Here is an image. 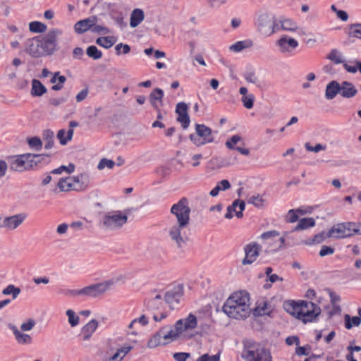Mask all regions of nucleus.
Returning a JSON list of instances; mask_svg holds the SVG:
<instances>
[{
	"instance_id": "1",
	"label": "nucleus",
	"mask_w": 361,
	"mask_h": 361,
	"mask_svg": "<svg viewBox=\"0 0 361 361\" xmlns=\"http://www.w3.org/2000/svg\"><path fill=\"white\" fill-rule=\"evenodd\" d=\"M190 212L188 200L185 197L173 204L170 209L173 219H171V224L168 228V234L179 248L189 240L186 230L190 224Z\"/></svg>"
},
{
	"instance_id": "2",
	"label": "nucleus",
	"mask_w": 361,
	"mask_h": 361,
	"mask_svg": "<svg viewBox=\"0 0 361 361\" xmlns=\"http://www.w3.org/2000/svg\"><path fill=\"white\" fill-rule=\"evenodd\" d=\"M250 295L245 290L233 293L226 301L222 309L230 318L245 319L250 314Z\"/></svg>"
},
{
	"instance_id": "3",
	"label": "nucleus",
	"mask_w": 361,
	"mask_h": 361,
	"mask_svg": "<svg viewBox=\"0 0 361 361\" xmlns=\"http://www.w3.org/2000/svg\"><path fill=\"white\" fill-rule=\"evenodd\" d=\"M241 357L247 361H272L270 352L261 344L252 341L244 343Z\"/></svg>"
},
{
	"instance_id": "4",
	"label": "nucleus",
	"mask_w": 361,
	"mask_h": 361,
	"mask_svg": "<svg viewBox=\"0 0 361 361\" xmlns=\"http://www.w3.org/2000/svg\"><path fill=\"white\" fill-rule=\"evenodd\" d=\"M128 221V216L121 211H112L105 214L99 226L105 230H116L121 228Z\"/></svg>"
},
{
	"instance_id": "5",
	"label": "nucleus",
	"mask_w": 361,
	"mask_h": 361,
	"mask_svg": "<svg viewBox=\"0 0 361 361\" xmlns=\"http://www.w3.org/2000/svg\"><path fill=\"white\" fill-rule=\"evenodd\" d=\"M355 233L361 234V224L357 226L352 222L341 223L333 226L327 233V236L344 238L353 236Z\"/></svg>"
},
{
	"instance_id": "6",
	"label": "nucleus",
	"mask_w": 361,
	"mask_h": 361,
	"mask_svg": "<svg viewBox=\"0 0 361 361\" xmlns=\"http://www.w3.org/2000/svg\"><path fill=\"white\" fill-rule=\"evenodd\" d=\"M62 34V31L57 28L50 30L46 35L38 36L42 43L43 56L52 55L57 50V38Z\"/></svg>"
},
{
	"instance_id": "7",
	"label": "nucleus",
	"mask_w": 361,
	"mask_h": 361,
	"mask_svg": "<svg viewBox=\"0 0 361 361\" xmlns=\"http://www.w3.org/2000/svg\"><path fill=\"white\" fill-rule=\"evenodd\" d=\"M115 283L116 281L114 279H110L102 283L86 286L78 290H74L73 293L76 295H86L91 298H97L109 290Z\"/></svg>"
},
{
	"instance_id": "8",
	"label": "nucleus",
	"mask_w": 361,
	"mask_h": 361,
	"mask_svg": "<svg viewBox=\"0 0 361 361\" xmlns=\"http://www.w3.org/2000/svg\"><path fill=\"white\" fill-rule=\"evenodd\" d=\"M195 134L190 135V140L197 147L211 143L214 141L210 128L203 124L195 125Z\"/></svg>"
},
{
	"instance_id": "9",
	"label": "nucleus",
	"mask_w": 361,
	"mask_h": 361,
	"mask_svg": "<svg viewBox=\"0 0 361 361\" xmlns=\"http://www.w3.org/2000/svg\"><path fill=\"white\" fill-rule=\"evenodd\" d=\"M300 320L304 323L314 321L321 313L320 307L312 302L300 301Z\"/></svg>"
},
{
	"instance_id": "10",
	"label": "nucleus",
	"mask_w": 361,
	"mask_h": 361,
	"mask_svg": "<svg viewBox=\"0 0 361 361\" xmlns=\"http://www.w3.org/2000/svg\"><path fill=\"white\" fill-rule=\"evenodd\" d=\"M274 16L267 13L259 15L257 20V27L258 31L266 36H270L273 34V21Z\"/></svg>"
},
{
	"instance_id": "11",
	"label": "nucleus",
	"mask_w": 361,
	"mask_h": 361,
	"mask_svg": "<svg viewBox=\"0 0 361 361\" xmlns=\"http://www.w3.org/2000/svg\"><path fill=\"white\" fill-rule=\"evenodd\" d=\"M183 295V287L181 285L175 287L173 290L165 293V302L169 305L171 310H174L179 303L180 298Z\"/></svg>"
},
{
	"instance_id": "12",
	"label": "nucleus",
	"mask_w": 361,
	"mask_h": 361,
	"mask_svg": "<svg viewBox=\"0 0 361 361\" xmlns=\"http://www.w3.org/2000/svg\"><path fill=\"white\" fill-rule=\"evenodd\" d=\"M261 246L256 243H250L245 246V258L242 261L243 265L252 264L259 256Z\"/></svg>"
},
{
	"instance_id": "13",
	"label": "nucleus",
	"mask_w": 361,
	"mask_h": 361,
	"mask_svg": "<svg viewBox=\"0 0 361 361\" xmlns=\"http://www.w3.org/2000/svg\"><path fill=\"white\" fill-rule=\"evenodd\" d=\"M276 44L279 47V50L281 53L290 54L298 47V42L295 39L284 35L276 42Z\"/></svg>"
},
{
	"instance_id": "14",
	"label": "nucleus",
	"mask_w": 361,
	"mask_h": 361,
	"mask_svg": "<svg viewBox=\"0 0 361 361\" xmlns=\"http://www.w3.org/2000/svg\"><path fill=\"white\" fill-rule=\"evenodd\" d=\"M25 51L32 57L39 58L44 56L43 53H42V43L38 36L29 39L27 41Z\"/></svg>"
},
{
	"instance_id": "15",
	"label": "nucleus",
	"mask_w": 361,
	"mask_h": 361,
	"mask_svg": "<svg viewBox=\"0 0 361 361\" xmlns=\"http://www.w3.org/2000/svg\"><path fill=\"white\" fill-rule=\"evenodd\" d=\"M197 326V319L191 313L188 316V317L178 320L174 324V327L182 332L187 330L194 329Z\"/></svg>"
},
{
	"instance_id": "16",
	"label": "nucleus",
	"mask_w": 361,
	"mask_h": 361,
	"mask_svg": "<svg viewBox=\"0 0 361 361\" xmlns=\"http://www.w3.org/2000/svg\"><path fill=\"white\" fill-rule=\"evenodd\" d=\"M25 154L8 157V161L11 171L23 172L26 171Z\"/></svg>"
},
{
	"instance_id": "17",
	"label": "nucleus",
	"mask_w": 361,
	"mask_h": 361,
	"mask_svg": "<svg viewBox=\"0 0 361 361\" xmlns=\"http://www.w3.org/2000/svg\"><path fill=\"white\" fill-rule=\"evenodd\" d=\"M27 218L25 213H19L4 219V228L15 230L21 225Z\"/></svg>"
},
{
	"instance_id": "18",
	"label": "nucleus",
	"mask_w": 361,
	"mask_h": 361,
	"mask_svg": "<svg viewBox=\"0 0 361 361\" xmlns=\"http://www.w3.org/2000/svg\"><path fill=\"white\" fill-rule=\"evenodd\" d=\"M176 114L178 115L177 121L180 122L182 127L185 129L190 125V118L188 114V106L185 102H180L176 106Z\"/></svg>"
},
{
	"instance_id": "19",
	"label": "nucleus",
	"mask_w": 361,
	"mask_h": 361,
	"mask_svg": "<svg viewBox=\"0 0 361 361\" xmlns=\"http://www.w3.org/2000/svg\"><path fill=\"white\" fill-rule=\"evenodd\" d=\"M96 21L97 18L95 16L79 20L75 24L74 30L78 34H82L90 29L92 30Z\"/></svg>"
},
{
	"instance_id": "20",
	"label": "nucleus",
	"mask_w": 361,
	"mask_h": 361,
	"mask_svg": "<svg viewBox=\"0 0 361 361\" xmlns=\"http://www.w3.org/2000/svg\"><path fill=\"white\" fill-rule=\"evenodd\" d=\"M72 188L75 191L84 190L89 184V177L86 173H81L76 176H71Z\"/></svg>"
},
{
	"instance_id": "21",
	"label": "nucleus",
	"mask_w": 361,
	"mask_h": 361,
	"mask_svg": "<svg viewBox=\"0 0 361 361\" xmlns=\"http://www.w3.org/2000/svg\"><path fill=\"white\" fill-rule=\"evenodd\" d=\"M340 94L344 98H352L356 95L357 90L355 87L350 82L344 81L340 84Z\"/></svg>"
},
{
	"instance_id": "22",
	"label": "nucleus",
	"mask_w": 361,
	"mask_h": 361,
	"mask_svg": "<svg viewBox=\"0 0 361 361\" xmlns=\"http://www.w3.org/2000/svg\"><path fill=\"white\" fill-rule=\"evenodd\" d=\"M283 309L290 314L295 316L296 318L300 319V302L294 300L286 301L283 303Z\"/></svg>"
},
{
	"instance_id": "23",
	"label": "nucleus",
	"mask_w": 361,
	"mask_h": 361,
	"mask_svg": "<svg viewBox=\"0 0 361 361\" xmlns=\"http://www.w3.org/2000/svg\"><path fill=\"white\" fill-rule=\"evenodd\" d=\"M161 329H164V333H162L164 345L168 344L171 341L176 340L182 333L181 331H178L174 326L169 331L167 326L163 327Z\"/></svg>"
},
{
	"instance_id": "24",
	"label": "nucleus",
	"mask_w": 361,
	"mask_h": 361,
	"mask_svg": "<svg viewBox=\"0 0 361 361\" xmlns=\"http://www.w3.org/2000/svg\"><path fill=\"white\" fill-rule=\"evenodd\" d=\"M97 327L98 322L94 319L86 324L81 329V334L83 335V340H89Z\"/></svg>"
},
{
	"instance_id": "25",
	"label": "nucleus",
	"mask_w": 361,
	"mask_h": 361,
	"mask_svg": "<svg viewBox=\"0 0 361 361\" xmlns=\"http://www.w3.org/2000/svg\"><path fill=\"white\" fill-rule=\"evenodd\" d=\"M9 328L12 330L17 342L20 344H30L32 343V337L27 334L22 333L18 328L13 325L9 324Z\"/></svg>"
},
{
	"instance_id": "26",
	"label": "nucleus",
	"mask_w": 361,
	"mask_h": 361,
	"mask_svg": "<svg viewBox=\"0 0 361 361\" xmlns=\"http://www.w3.org/2000/svg\"><path fill=\"white\" fill-rule=\"evenodd\" d=\"M340 83L336 80H332L326 85L325 97L329 100L333 99L338 93H340Z\"/></svg>"
},
{
	"instance_id": "27",
	"label": "nucleus",
	"mask_w": 361,
	"mask_h": 361,
	"mask_svg": "<svg viewBox=\"0 0 361 361\" xmlns=\"http://www.w3.org/2000/svg\"><path fill=\"white\" fill-rule=\"evenodd\" d=\"M47 91L46 87L38 80H32L31 94L35 97H40Z\"/></svg>"
},
{
	"instance_id": "28",
	"label": "nucleus",
	"mask_w": 361,
	"mask_h": 361,
	"mask_svg": "<svg viewBox=\"0 0 361 361\" xmlns=\"http://www.w3.org/2000/svg\"><path fill=\"white\" fill-rule=\"evenodd\" d=\"M164 97V92L160 88H155L154 89L150 95H149V100L152 106L156 109L159 110V106L157 105V101H159V102H162V99Z\"/></svg>"
},
{
	"instance_id": "29",
	"label": "nucleus",
	"mask_w": 361,
	"mask_h": 361,
	"mask_svg": "<svg viewBox=\"0 0 361 361\" xmlns=\"http://www.w3.org/2000/svg\"><path fill=\"white\" fill-rule=\"evenodd\" d=\"M144 12L142 9L135 8L133 11L130 16V25L132 27H137L144 19Z\"/></svg>"
},
{
	"instance_id": "30",
	"label": "nucleus",
	"mask_w": 361,
	"mask_h": 361,
	"mask_svg": "<svg viewBox=\"0 0 361 361\" xmlns=\"http://www.w3.org/2000/svg\"><path fill=\"white\" fill-rule=\"evenodd\" d=\"M315 225V221L312 217L302 218L299 220L298 224L295 226L292 232L298 231L300 230L307 229L310 227H313Z\"/></svg>"
},
{
	"instance_id": "31",
	"label": "nucleus",
	"mask_w": 361,
	"mask_h": 361,
	"mask_svg": "<svg viewBox=\"0 0 361 361\" xmlns=\"http://www.w3.org/2000/svg\"><path fill=\"white\" fill-rule=\"evenodd\" d=\"M162 333H164V329H160L148 341L147 347L149 348H154L160 345H163L161 341V338L163 339Z\"/></svg>"
},
{
	"instance_id": "32",
	"label": "nucleus",
	"mask_w": 361,
	"mask_h": 361,
	"mask_svg": "<svg viewBox=\"0 0 361 361\" xmlns=\"http://www.w3.org/2000/svg\"><path fill=\"white\" fill-rule=\"evenodd\" d=\"M73 135V129H69L67 132L64 129H61L57 133V138L63 145L71 140Z\"/></svg>"
},
{
	"instance_id": "33",
	"label": "nucleus",
	"mask_w": 361,
	"mask_h": 361,
	"mask_svg": "<svg viewBox=\"0 0 361 361\" xmlns=\"http://www.w3.org/2000/svg\"><path fill=\"white\" fill-rule=\"evenodd\" d=\"M281 27L286 31L294 32L298 30L297 23L290 19H281Z\"/></svg>"
},
{
	"instance_id": "34",
	"label": "nucleus",
	"mask_w": 361,
	"mask_h": 361,
	"mask_svg": "<svg viewBox=\"0 0 361 361\" xmlns=\"http://www.w3.org/2000/svg\"><path fill=\"white\" fill-rule=\"evenodd\" d=\"M43 141L44 142V148L49 149L54 145V133L50 130H46L43 133Z\"/></svg>"
},
{
	"instance_id": "35",
	"label": "nucleus",
	"mask_w": 361,
	"mask_h": 361,
	"mask_svg": "<svg viewBox=\"0 0 361 361\" xmlns=\"http://www.w3.org/2000/svg\"><path fill=\"white\" fill-rule=\"evenodd\" d=\"M344 319L345 327L347 329H350L353 326H358L361 324V319L359 316L351 317L349 314H345Z\"/></svg>"
},
{
	"instance_id": "36",
	"label": "nucleus",
	"mask_w": 361,
	"mask_h": 361,
	"mask_svg": "<svg viewBox=\"0 0 361 361\" xmlns=\"http://www.w3.org/2000/svg\"><path fill=\"white\" fill-rule=\"evenodd\" d=\"M252 46V41H239L232 44L229 49L231 51H233L234 52H240L244 49L251 47Z\"/></svg>"
},
{
	"instance_id": "37",
	"label": "nucleus",
	"mask_w": 361,
	"mask_h": 361,
	"mask_svg": "<svg viewBox=\"0 0 361 361\" xmlns=\"http://www.w3.org/2000/svg\"><path fill=\"white\" fill-rule=\"evenodd\" d=\"M72 178L71 176L66 177L65 178H61L58 183V187L61 191H71L73 190L72 188Z\"/></svg>"
},
{
	"instance_id": "38",
	"label": "nucleus",
	"mask_w": 361,
	"mask_h": 361,
	"mask_svg": "<svg viewBox=\"0 0 361 361\" xmlns=\"http://www.w3.org/2000/svg\"><path fill=\"white\" fill-rule=\"evenodd\" d=\"M116 42V39L114 37H99L96 40V43L106 49L111 47Z\"/></svg>"
},
{
	"instance_id": "39",
	"label": "nucleus",
	"mask_w": 361,
	"mask_h": 361,
	"mask_svg": "<svg viewBox=\"0 0 361 361\" xmlns=\"http://www.w3.org/2000/svg\"><path fill=\"white\" fill-rule=\"evenodd\" d=\"M29 30L35 33H43L47 30V25L39 21H33L29 24Z\"/></svg>"
},
{
	"instance_id": "40",
	"label": "nucleus",
	"mask_w": 361,
	"mask_h": 361,
	"mask_svg": "<svg viewBox=\"0 0 361 361\" xmlns=\"http://www.w3.org/2000/svg\"><path fill=\"white\" fill-rule=\"evenodd\" d=\"M329 238L327 236V233L322 231L317 235H315L312 238L308 239L304 241V244L307 245H312L314 244H319L322 243L326 238Z\"/></svg>"
},
{
	"instance_id": "41",
	"label": "nucleus",
	"mask_w": 361,
	"mask_h": 361,
	"mask_svg": "<svg viewBox=\"0 0 361 361\" xmlns=\"http://www.w3.org/2000/svg\"><path fill=\"white\" fill-rule=\"evenodd\" d=\"M20 288L10 284L2 290V294L4 295H11L13 299H16L20 293Z\"/></svg>"
},
{
	"instance_id": "42",
	"label": "nucleus",
	"mask_w": 361,
	"mask_h": 361,
	"mask_svg": "<svg viewBox=\"0 0 361 361\" xmlns=\"http://www.w3.org/2000/svg\"><path fill=\"white\" fill-rule=\"evenodd\" d=\"M87 55L94 59L97 60L102 58V53L101 51H99L97 47L92 45L87 47L86 51Z\"/></svg>"
},
{
	"instance_id": "43",
	"label": "nucleus",
	"mask_w": 361,
	"mask_h": 361,
	"mask_svg": "<svg viewBox=\"0 0 361 361\" xmlns=\"http://www.w3.org/2000/svg\"><path fill=\"white\" fill-rule=\"evenodd\" d=\"M27 143L30 148L35 150H40L42 147V141L38 137H28Z\"/></svg>"
},
{
	"instance_id": "44",
	"label": "nucleus",
	"mask_w": 361,
	"mask_h": 361,
	"mask_svg": "<svg viewBox=\"0 0 361 361\" xmlns=\"http://www.w3.org/2000/svg\"><path fill=\"white\" fill-rule=\"evenodd\" d=\"M349 35L361 39V24L357 23L350 26Z\"/></svg>"
},
{
	"instance_id": "45",
	"label": "nucleus",
	"mask_w": 361,
	"mask_h": 361,
	"mask_svg": "<svg viewBox=\"0 0 361 361\" xmlns=\"http://www.w3.org/2000/svg\"><path fill=\"white\" fill-rule=\"evenodd\" d=\"M66 315L68 317V322L72 327H74L79 324L80 317L75 314L73 310H68L66 311Z\"/></svg>"
},
{
	"instance_id": "46",
	"label": "nucleus",
	"mask_w": 361,
	"mask_h": 361,
	"mask_svg": "<svg viewBox=\"0 0 361 361\" xmlns=\"http://www.w3.org/2000/svg\"><path fill=\"white\" fill-rule=\"evenodd\" d=\"M328 59L336 64L344 63L341 54L337 49H332L328 56Z\"/></svg>"
},
{
	"instance_id": "47",
	"label": "nucleus",
	"mask_w": 361,
	"mask_h": 361,
	"mask_svg": "<svg viewBox=\"0 0 361 361\" xmlns=\"http://www.w3.org/2000/svg\"><path fill=\"white\" fill-rule=\"evenodd\" d=\"M247 202L249 204H253L256 207L260 208L264 206V200L259 195H253V196L250 197L249 198Z\"/></svg>"
},
{
	"instance_id": "48",
	"label": "nucleus",
	"mask_w": 361,
	"mask_h": 361,
	"mask_svg": "<svg viewBox=\"0 0 361 361\" xmlns=\"http://www.w3.org/2000/svg\"><path fill=\"white\" fill-rule=\"evenodd\" d=\"M25 162L26 166V171L30 170L35 167V161L34 159V155L32 153L25 154Z\"/></svg>"
},
{
	"instance_id": "49",
	"label": "nucleus",
	"mask_w": 361,
	"mask_h": 361,
	"mask_svg": "<svg viewBox=\"0 0 361 361\" xmlns=\"http://www.w3.org/2000/svg\"><path fill=\"white\" fill-rule=\"evenodd\" d=\"M115 164H116V163L114 161H112L111 159H108L106 158H103L100 160L97 168L99 170H102L105 167H107L108 169H111L115 166Z\"/></svg>"
},
{
	"instance_id": "50",
	"label": "nucleus",
	"mask_w": 361,
	"mask_h": 361,
	"mask_svg": "<svg viewBox=\"0 0 361 361\" xmlns=\"http://www.w3.org/2000/svg\"><path fill=\"white\" fill-rule=\"evenodd\" d=\"M75 170V166L73 164H70L68 166H61L59 168L54 169L51 173L53 174H60L63 171H66L68 173H72Z\"/></svg>"
},
{
	"instance_id": "51",
	"label": "nucleus",
	"mask_w": 361,
	"mask_h": 361,
	"mask_svg": "<svg viewBox=\"0 0 361 361\" xmlns=\"http://www.w3.org/2000/svg\"><path fill=\"white\" fill-rule=\"evenodd\" d=\"M242 140V137L239 135H233L230 140H228L226 142V146L227 148L230 149H234L235 147L234 145L237 144L238 142Z\"/></svg>"
},
{
	"instance_id": "52",
	"label": "nucleus",
	"mask_w": 361,
	"mask_h": 361,
	"mask_svg": "<svg viewBox=\"0 0 361 361\" xmlns=\"http://www.w3.org/2000/svg\"><path fill=\"white\" fill-rule=\"evenodd\" d=\"M254 99L255 97L252 94L243 97L242 102L243 106L248 109H252L254 104Z\"/></svg>"
},
{
	"instance_id": "53",
	"label": "nucleus",
	"mask_w": 361,
	"mask_h": 361,
	"mask_svg": "<svg viewBox=\"0 0 361 361\" xmlns=\"http://www.w3.org/2000/svg\"><path fill=\"white\" fill-rule=\"evenodd\" d=\"M34 155V159L35 162V166H37L38 164H41L42 162L44 163H49V154H33Z\"/></svg>"
},
{
	"instance_id": "54",
	"label": "nucleus",
	"mask_w": 361,
	"mask_h": 361,
	"mask_svg": "<svg viewBox=\"0 0 361 361\" xmlns=\"http://www.w3.org/2000/svg\"><path fill=\"white\" fill-rule=\"evenodd\" d=\"M298 220V215L297 211L295 209H290L285 216V221L288 223H294Z\"/></svg>"
},
{
	"instance_id": "55",
	"label": "nucleus",
	"mask_w": 361,
	"mask_h": 361,
	"mask_svg": "<svg viewBox=\"0 0 361 361\" xmlns=\"http://www.w3.org/2000/svg\"><path fill=\"white\" fill-rule=\"evenodd\" d=\"M305 149L309 152H319L321 150H325L326 146L322 144H317L315 146H311L309 142L305 143Z\"/></svg>"
},
{
	"instance_id": "56",
	"label": "nucleus",
	"mask_w": 361,
	"mask_h": 361,
	"mask_svg": "<svg viewBox=\"0 0 361 361\" xmlns=\"http://www.w3.org/2000/svg\"><path fill=\"white\" fill-rule=\"evenodd\" d=\"M162 297L160 294L157 295L153 299L150 300L148 303L149 307L152 309H159V305L161 304Z\"/></svg>"
},
{
	"instance_id": "57",
	"label": "nucleus",
	"mask_w": 361,
	"mask_h": 361,
	"mask_svg": "<svg viewBox=\"0 0 361 361\" xmlns=\"http://www.w3.org/2000/svg\"><path fill=\"white\" fill-rule=\"evenodd\" d=\"M92 32L100 35H106L110 33V30L107 27L102 25H95L92 27Z\"/></svg>"
},
{
	"instance_id": "58",
	"label": "nucleus",
	"mask_w": 361,
	"mask_h": 361,
	"mask_svg": "<svg viewBox=\"0 0 361 361\" xmlns=\"http://www.w3.org/2000/svg\"><path fill=\"white\" fill-rule=\"evenodd\" d=\"M196 361H219V355H209V354L207 353L199 357Z\"/></svg>"
},
{
	"instance_id": "59",
	"label": "nucleus",
	"mask_w": 361,
	"mask_h": 361,
	"mask_svg": "<svg viewBox=\"0 0 361 361\" xmlns=\"http://www.w3.org/2000/svg\"><path fill=\"white\" fill-rule=\"evenodd\" d=\"M35 325V321L33 319H29L27 322L20 325V329L23 331H28L32 329Z\"/></svg>"
},
{
	"instance_id": "60",
	"label": "nucleus",
	"mask_w": 361,
	"mask_h": 361,
	"mask_svg": "<svg viewBox=\"0 0 361 361\" xmlns=\"http://www.w3.org/2000/svg\"><path fill=\"white\" fill-rule=\"evenodd\" d=\"M334 248L331 247H329L326 245L322 246V248L319 251V256L320 257H324L326 255H330L334 253Z\"/></svg>"
},
{
	"instance_id": "61",
	"label": "nucleus",
	"mask_w": 361,
	"mask_h": 361,
	"mask_svg": "<svg viewBox=\"0 0 361 361\" xmlns=\"http://www.w3.org/2000/svg\"><path fill=\"white\" fill-rule=\"evenodd\" d=\"M8 169V163L5 160L0 159V179L6 176Z\"/></svg>"
},
{
	"instance_id": "62",
	"label": "nucleus",
	"mask_w": 361,
	"mask_h": 361,
	"mask_svg": "<svg viewBox=\"0 0 361 361\" xmlns=\"http://www.w3.org/2000/svg\"><path fill=\"white\" fill-rule=\"evenodd\" d=\"M279 235V233L276 231H270L262 233L261 235V238L263 240H269L278 237Z\"/></svg>"
},
{
	"instance_id": "63",
	"label": "nucleus",
	"mask_w": 361,
	"mask_h": 361,
	"mask_svg": "<svg viewBox=\"0 0 361 361\" xmlns=\"http://www.w3.org/2000/svg\"><path fill=\"white\" fill-rule=\"evenodd\" d=\"M190 357L188 353H176L173 354V358L176 361H186Z\"/></svg>"
},
{
	"instance_id": "64",
	"label": "nucleus",
	"mask_w": 361,
	"mask_h": 361,
	"mask_svg": "<svg viewBox=\"0 0 361 361\" xmlns=\"http://www.w3.org/2000/svg\"><path fill=\"white\" fill-rule=\"evenodd\" d=\"M66 102V97L51 98L49 100V103L50 104V105H51L53 106H58L63 104Z\"/></svg>"
}]
</instances>
